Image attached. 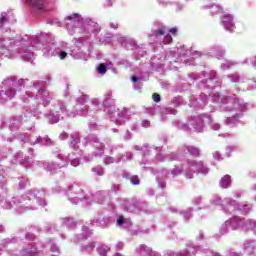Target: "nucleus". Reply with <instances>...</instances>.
<instances>
[{
    "label": "nucleus",
    "mask_w": 256,
    "mask_h": 256,
    "mask_svg": "<svg viewBox=\"0 0 256 256\" xmlns=\"http://www.w3.org/2000/svg\"><path fill=\"white\" fill-rule=\"evenodd\" d=\"M222 25L227 31L233 32L235 29V23H233V16H231V14L224 15Z\"/></svg>",
    "instance_id": "1"
},
{
    "label": "nucleus",
    "mask_w": 256,
    "mask_h": 256,
    "mask_svg": "<svg viewBox=\"0 0 256 256\" xmlns=\"http://www.w3.org/2000/svg\"><path fill=\"white\" fill-rule=\"evenodd\" d=\"M241 223H243V220L236 217L231 219L229 222H226V225H230L231 229L235 231L236 229H239V225H241Z\"/></svg>",
    "instance_id": "2"
},
{
    "label": "nucleus",
    "mask_w": 256,
    "mask_h": 256,
    "mask_svg": "<svg viewBox=\"0 0 256 256\" xmlns=\"http://www.w3.org/2000/svg\"><path fill=\"white\" fill-rule=\"evenodd\" d=\"M221 185L224 189H227V187L231 185V176L225 175L224 177H222Z\"/></svg>",
    "instance_id": "3"
},
{
    "label": "nucleus",
    "mask_w": 256,
    "mask_h": 256,
    "mask_svg": "<svg viewBox=\"0 0 256 256\" xmlns=\"http://www.w3.org/2000/svg\"><path fill=\"white\" fill-rule=\"evenodd\" d=\"M28 1L36 9H43V3L45 2V0H28Z\"/></svg>",
    "instance_id": "4"
},
{
    "label": "nucleus",
    "mask_w": 256,
    "mask_h": 256,
    "mask_svg": "<svg viewBox=\"0 0 256 256\" xmlns=\"http://www.w3.org/2000/svg\"><path fill=\"white\" fill-rule=\"evenodd\" d=\"M66 21L81 22L83 21V18L79 15V13H73L72 15L66 17Z\"/></svg>",
    "instance_id": "5"
},
{
    "label": "nucleus",
    "mask_w": 256,
    "mask_h": 256,
    "mask_svg": "<svg viewBox=\"0 0 256 256\" xmlns=\"http://www.w3.org/2000/svg\"><path fill=\"white\" fill-rule=\"evenodd\" d=\"M188 165H190V167H195L197 171L203 169V162L188 161Z\"/></svg>",
    "instance_id": "6"
},
{
    "label": "nucleus",
    "mask_w": 256,
    "mask_h": 256,
    "mask_svg": "<svg viewBox=\"0 0 256 256\" xmlns=\"http://www.w3.org/2000/svg\"><path fill=\"white\" fill-rule=\"evenodd\" d=\"M98 73H100L101 75H105L107 73V66H105V64L103 63L99 64Z\"/></svg>",
    "instance_id": "7"
},
{
    "label": "nucleus",
    "mask_w": 256,
    "mask_h": 256,
    "mask_svg": "<svg viewBox=\"0 0 256 256\" xmlns=\"http://www.w3.org/2000/svg\"><path fill=\"white\" fill-rule=\"evenodd\" d=\"M191 155H194L195 157H199V149L197 148H191L188 150Z\"/></svg>",
    "instance_id": "8"
},
{
    "label": "nucleus",
    "mask_w": 256,
    "mask_h": 256,
    "mask_svg": "<svg viewBox=\"0 0 256 256\" xmlns=\"http://www.w3.org/2000/svg\"><path fill=\"white\" fill-rule=\"evenodd\" d=\"M154 35H155V37H161V36L165 35V30H163V29H158V30H156V31L154 32Z\"/></svg>",
    "instance_id": "9"
},
{
    "label": "nucleus",
    "mask_w": 256,
    "mask_h": 256,
    "mask_svg": "<svg viewBox=\"0 0 256 256\" xmlns=\"http://www.w3.org/2000/svg\"><path fill=\"white\" fill-rule=\"evenodd\" d=\"M152 99L155 103H159V101H161V95H159L158 93H154L152 95Z\"/></svg>",
    "instance_id": "10"
},
{
    "label": "nucleus",
    "mask_w": 256,
    "mask_h": 256,
    "mask_svg": "<svg viewBox=\"0 0 256 256\" xmlns=\"http://www.w3.org/2000/svg\"><path fill=\"white\" fill-rule=\"evenodd\" d=\"M6 95L8 97H15V90H13V89L6 90Z\"/></svg>",
    "instance_id": "11"
},
{
    "label": "nucleus",
    "mask_w": 256,
    "mask_h": 256,
    "mask_svg": "<svg viewBox=\"0 0 256 256\" xmlns=\"http://www.w3.org/2000/svg\"><path fill=\"white\" fill-rule=\"evenodd\" d=\"M132 185H137L139 183V176H133L131 178Z\"/></svg>",
    "instance_id": "12"
},
{
    "label": "nucleus",
    "mask_w": 256,
    "mask_h": 256,
    "mask_svg": "<svg viewBox=\"0 0 256 256\" xmlns=\"http://www.w3.org/2000/svg\"><path fill=\"white\" fill-rule=\"evenodd\" d=\"M99 254L102 256H107V249L105 248H99Z\"/></svg>",
    "instance_id": "13"
},
{
    "label": "nucleus",
    "mask_w": 256,
    "mask_h": 256,
    "mask_svg": "<svg viewBox=\"0 0 256 256\" xmlns=\"http://www.w3.org/2000/svg\"><path fill=\"white\" fill-rule=\"evenodd\" d=\"M3 23H7V17H5L4 15H1L0 24L3 25Z\"/></svg>",
    "instance_id": "14"
},
{
    "label": "nucleus",
    "mask_w": 256,
    "mask_h": 256,
    "mask_svg": "<svg viewBox=\"0 0 256 256\" xmlns=\"http://www.w3.org/2000/svg\"><path fill=\"white\" fill-rule=\"evenodd\" d=\"M65 57H67V52L62 51V52L60 53V59H65Z\"/></svg>",
    "instance_id": "15"
},
{
    "label": "nucleus",
    "mask_w": 256,
    "mask_h": 256,
    "mask_svg": "<svg viewBox=\"0 0 256 256\" xmlns=\"http://www.w3.org/2000/svg\"><path fill=\"white\" fill-rule=\"evenodd\" d=\"M170 33H172V35H177V28H171Z\"/></svg>",
    "instance_id": "16"
},
{
    "label": "nucleus",
    "mask_w": 256,
    "mask_h": 256,
    "mask_svg": "<svg viewBox=\"0 0 256 256\" xmlns=\"http://www.w3.org/2000/svg\"><path fill=\"white\" fill-rule=\"evenodd\" d=\"M117 223H118V225H123L125 223V221L123 220V218H119V219H117Z\"/></svg>",
    "instance_id": "17"
},
{
    "label": "nucleus",
    "mask_w": 256,
    "mask_h": 256,
    "mask_svg": "<svg viewBox=\"0 0 256 256\" xmlns=\"http://www.w3.org/2000/svg\"><path fill=\"white\" fill-rule=\"evenodd\" d=\"M131 79H132L133 83H137V81H139V78H137L135 76H133Z\"/></svg>",
    "instance_id": "18"
},
{
    "label": "nucleus",
    "mask_w": 256,
    "mask_h": 256,
    "mask_svg": "<svg viewBox=\"0 0 256 256\" xmlns=\"http://www.w3.org/2000/svg\"><path fill=\"white\" fill-rule=\"evenodd\" d=\"M212 256H221L219 252H212Z\"/></svg>",
    "instance_id": "19"
},
{
    "label": "nucleus",
    "mask_w": 256,
    "mask_h": 256,
    "mask_svg": "<svg viewBox=\"0 0 256 256\" xmlns=\"http://www.w3.org/2000/svg\"><path fill=\"white\" fill-rule=\"evenodd\" d=\"M12 87H17V83H12Z\"/></svg>",
    "instance_id": "20"
},
{
    "label": "nucleus",
    "mask_w": 256,
    "mask_h": 256,
    "mask_svg": "<svg viewBox=\"0 0 256 256\" xmlns=\"http://www.w3.org/2000/svg\"><path fill=\"white\" fill-rule=\"evenodd\" d=\"M112 5H113V4L110 2V3H109V6L111 7Z\"/></svg>",
    "instance_id": "21"
}]
</instances>
